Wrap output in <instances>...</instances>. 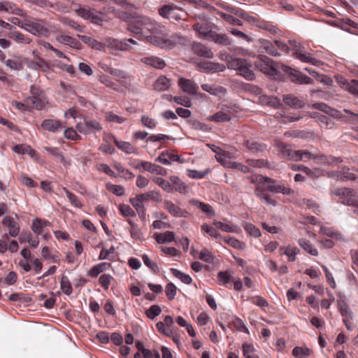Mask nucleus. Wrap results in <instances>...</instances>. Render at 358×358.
<instances>
[{
	"mask_svg": "<svg viewBox=\"0 0 358 358\" xmlns=\"http://www.w3.org/2000/svg\"><path fill=\"white\" fill-rule=\"evenodd\" d=\"M143 29H145V41L162 48H171L175 43L168 38L169 33L165 26L150 18H143Z\"/></svg>",
	"mask_w": 358,
	"mask_h": 358,
	"instance_id": "nucleus-1",
	"label": "nucleus"
},
{
	"mask_svg": "<svg viewBox=\"0 0 358 358\" xmlns=\"http://www.w3.org/2000/svg\"><path fill=\"white\" fill-rule=\"evenodd\" d=\"M288 43L291 45V51L293 57L305 63H310L315 66L319 65L320 61L312 57L311 54L308 52L306 48L299 42L296 40H289Z\"/></svg>",
	"mask_w": 358,
	"mask_h": 358,
	"instance_id": "nucleus-2",
	"label": "nucleus"
},
{
	"mask_svg": "<svg viewBox=\"0 0 358 358\" xmlns=\"http://www.w3.org/2000/svg\"><path fill=\"white\" fill-rule=\"evenodd\" d=\"M27 31L37 36H48L49 24L42 19H34L32 17H27V23L26 24Z\"/></svg>",
	"mask_w": 358,
	"mask_h": 358,
	"instance_id": "nucleus-3",
	"label": "nucleus"
},
{
	"mask_svg": "<svg viewBox=\"0 0 358 358\" xmlns=\"http://www.w3.org/2000/svg\"><path fill=\"white\" fill-rule=\"evenodd\" d=\"M299 159L298 161L303 160L305 162L311 159H316L319 163L322 164H337L342 162L341 158L335 157L332 155H313L307 150H298Z\"/></svg>",
	"mask_w": 358,
	"mask_h": 358,
	"instance_id": "nucleus-4",
	"label": "nucleus"
},
{
	"mask_svg": "<svg viewBox=\"0 0 358 358\" xmlns=\"http://www.w3.org/2000/svg\"><path fill=\"white\" fill-rule=\"evenodd\" d=\"M331 194L338 196L342 203L347 206H357L358 199L354 189L347 187H338L331 191Z\"/></svg>",
	"mask_w": 358,
	"mask_h": 358,
	"instance_id": "nucleus-5",
	"label": "nucleus"
},
{
	"mask_svg": "<svg viewBox=\"0 0 358 358\" xmlns=\"http://www.w3.org/2000/svg\"><path fill=\"white\" fill-rule=\"evenodd\" d=\"M255 66L259 71L269 76L278 74V64L266 56H261L255 62Z\"/></svg>",
	"mask_w": 358,
	"mask_h": 358,
	"instance_id": "nucleus-6",
	"label": "nucleus"
},
{
	"mask_svg": "<svg viewBox=\"0 0 358 358\" xmlns=\"http://www.w3.org/2000/svg\"><path fill=\"white\" fill-rule=\"evenodd\" d=\"M159 15L172 22H177L179 20L178 8L173 4H165L158 9Z\"/></svg>",
	"mask_w": 358,
	"mask_h": 358,
	"instance_id": "nucleus-7",
	"label": "nucleus"
},
{
	"mask_svg": "<svg viewBox=\"0 0 358 358\" xmlns=\"http://www.w3.org/2000/svg\"><path fill=\"white\" fill-rule=\"evenodd\" d=\"M283 70L289 75L290 80L293 83L300 85L312 84L313 83V80L311 78L302 74L300 71L294 69L288 66H283Z\"/></svg>",
	"mask_w": 358,
	"mask_h": 358,
	"instance_id": "nucleus-8",
	"label": "nucleus"
},
{
	"mask_svg": "<svg viewBox=\"0 0 358 358\" xmlns=\"http://www.w3.org/2000/svg\"><path fill=\"white\" fill-rule=\"evenodd\" d=\"M76 13L84 20H89L92 23L101 24L102 19L98 15L94 13L89 7H80L76 10Z\"/></svg>",
	"mask_w": 358,
	"mask_h": 358,
	"instance_id": "nucleus-9",
	"label": "nucleus"
},
{
	"mask_svg": "<svg viewBox=\"0 0 358 358\" xmlns=\"http://www.w3.org/2000/svg\"><path fill=\"white\" fill-rule=\"evenodd\" d=\"M198 67L200 71L211 73L222 72L225 69L224 65L212 62H201L198 63Z\"/></svg>",
	"mask_w": 358,
	"mask_h": 358,
	"instance_id": "nucleus-10",
	"label": "nucleus"
},
{
	"mask_svg": "<svg viewBox=\"0 0 358 358\" xmlns=\"http://www.w3.org/2000/svg\"><path fill=\"white\" fill-rule=\"evenodd\" d=\"M231 110L229 107L226 106L214 115L209 116L208 120L209 121H214L216 122H224L229 121L231 120Z\"/></svg>",
	"mask_w": 358,
	"mask_h": 358,
	"instance_id": "nucleus-11",
	"label": "nucleus"
},
{
	"mask_svg": "<svg viewBox=\"0 0 358 358\" xmlns=\"http://www.w3.org/2000/svg\"><path fill=\"white\" fill-rule=\"evenodd\" d=\"M55 39L57 42L67 45L72 48L77 50H80L82 48V44L75 38L66 35L62 32L56 36Z\"/></svg>",
	"mask_w": 358,
	"mask_h": 358,
	"instance_id": "nucleus-12",
	"label": "nucleus"
},
{
	"mask_svg": "<svg viewBox=\"0 0 358 358\" xmlns=\"http://www.w3.org/2000/svg\"><path fill=\"white\" fill-rule=\"evenodd\" d=\"M277 146L280 151V155L282 158L292 161H298V150H293L289 145L281 142L278 143Z\"/></svg>",
	"mask_w": 358,
	"mask_h": 358,
	"instance_id": "nucleus-13",
	"label": "nucleus"
},
{
	"mask_svg": "<svg viewBox=\"0 0 358 358\" xmlns=\"http://www.w3.org/2000/svg\"><path fill=\"white\" fill-rule=\"evenodd\" d=\"M1 224L3 226L8 228L9 236L16 237L20 232V226L14 219L10 216H6Z\"/></svg>",
	"mask_w": 358,
	"mask_h": 358,
	"instance_id": "nucleus-14",
	"label": "nucleus"
},
{
	"mask_svg": "<svg viewBox=\"0 0 358 358\" xmlns=\"http://www.w3.org/2000/svg\"><path fill=\"white\" fill-rule=\"evenodd\" d=\"M282 101L285 105L293 109L302 108L305 106V103L302 99L290 94L283 95Z\"/></svg>",
	"mask_w": 358,
	"mask_h": 358,
	"instance_id": "nucleus-15",
	"label": "nucleus"
},
{
	"mask_svg": "<svg viewBox=\"0 0 358 358\" xmlns=\"http://www.w3.org/2000/svg\"><path fill=\"white\" fill-rule=\"evenodd\" d=\"M192 49L198 56L208 59H213L214 57L213 52L201 43H193Z\"/></svg>",
	"mask_w": 358,
	"mask_h": 358,
	"instance_id": "nucleus-16",
	"label": "nucleus"
},
{
	"mask_svg": "<svg viewBox=\"0 0 358 358\" xmlns=\"http://www.w3.org/2000/svg\"><path fill=\"white\" fill-rule=\"evenodd\" d=\"M129 202L136 210L140 219L145 220L146 218V209L144 203L136 195L135 197L130 198Z\"/></svg>",
	"mask_w": 358,
	"mask_h": 358,
	"instance_id": "nucleus-17",
	"label": "nucleus"
},
{
	"mask_svg": "<svg viewBox=\"0 0 358 358\" xmlns=\"http://www.w3.org/2000/svg\"><path fill=\"white\" fill-rule=\"evenodd\" d=\"M180 90L189 95H195L199 87L192 80L180 78Z\"/></svg>",
	"mask_w": 358,
	"mask_h": 358,
	"instance_id": "nucleus-18",
	"label": "nucleus"
},
{
	"mask_svg": "<svg viewBox=\"0 0 358 358\" xmlns=\"http://www.w3.org/2000/svg\"><path fill=\"white\" fill-rule=\"evenodd\" d=\"M27 103H31V107L36 110H41L44 108L47 101L44 94L38 96H31L26 99Z\"/></svg>",
	"mask_w": 358,
	"mask_h": 358,
	"instance_id": "nucleus-19",
	"label": "nucleus"
},
{
	"mask_svg": "<svg viewBox=\"0 0 358 358\" xmlns=\"http://www.w3.org/2000/svg\"><path fill=\"white\" fill-rule=\"evenodd\" d=\"M1 61L4 64L9 68L10 70L20 71L23 69L22 60L19 57H13V58L6 59L5 57H3Z\"/></svg>",
	"mask_w": 358,
	"mask_h": 358,
	"instance_id": "nucleus-20",
	"label": "nucleus"
},
{
	"mask_svg": "<svg viewBox=\"0 0 358 358\" xmlns=\"http://www.w3.org/2000/svg\"><path fill=\"white\" fill-rule=\"evenodd\" d=\"M41 127L45 130L55 133L58 130L61 129L63 127L62 122L59 120L47 119L42 122Z\"/></svg>",
	"mask_w": 358,
	"mask_h": 358,
	"instance_id": "nucleus-21",
	"label": "nucleus"
},
{
	"mask_svg": "<svg viewBox=\"0 0 358 358\" xmlns=\"http://www.w3.org/2000/svg\"><path fill=\"white\" fill-rule=\"evenodd\" d=\"M217 148L219 149V152H217V155H215L216 160L226 168H232L234 162L231 161L230 154L223 151L220 148Z\"/></svg>",
	"mask_w": 358,
	"mask_h": 358,
	"instance_id": "nucleus-22",
	"label": "nucleus"
},
{
	"mask_svg": "<svg viewBox=\"0 0 358 358\" xmlns=\"http://www.w3.org/2000/svg\"><path fill=\"white\" fill-rule=\"evenodd\" d=\"M224 60L227 63L228 68L231 69H234L236 71H239L243 65L245 64L246 59H241V58H233L230 55H224Z\"/></svg>",
	"mask_w": 358,
	"mask_h": 358,
	"instance_id": "nucleus-23",
	"label": "nucleus"
},
{
	"mask_svg": "<svg viewBox=\"0 0 358 358\" xmlns=\"http://www.w3.org/2000/svg\"><path fill=\"white\" fill-rule=\"evenodd\" d=\"M141 62L145 64L151 66L155 69H162L166 66L165 62L157 57H147L141 59Z\"/></svg>",
	"mask_w": 358,
	"mask_h": 358,
	"instance_id": "nucleus-24",
	"label": "nucleus"
},
{
	"mask_svg": "<svg viewBox=\"0 0 358 358\" xmlns=\"http://www.w3.org/2000/svg\"><path fill=\"white\" fill-rule=\"evenodd\" d=\"M201 87L203 90L215 96L224 94L227 92L224 87L215 84H202Z\"/></svg>",
	"mask_w": 358,
	"mask_h": 358,
	"instance_id": "nucleus-25",
	"label": "nucleus"
},
{
	"mask_svg": "<svg viewBox=\"0 0 358 358\" xmlns=\"http://www.w3.org/2000/svg\"><path fill=\"white\" fill-rule=\"evenodd\" d=\"M255 194L259 199H261L267 205H276V201L272 199L271 196L268 194L266 193L262 187H257L255 189Z\"/></svg>",
	"mask_w": 358,
	"mask_h": 358,
	"instance_id": "nucleus-26",
	"label": "nucleus"
},
{
	"mask_svg": "<svg viewBox=\"0 0 358 358\" xmlns=\"http://www.w3.org/2000/svg\"><path fill=\"white\" fill-rule=\"evenodd\" d=\"M313 354V350L306 345L296 346L292 350V355L296 358H308Z\"/></svg>",
	"mask_w": 358,
	"mask_h": 358,
	"instance_id": "nucleus-27",
	"label": "nucleus"
},
{
	"mask_svg": "<svg viewBox=\"0 0 358 358\" xmlns=\"http://www.w3.org/2000/svg\"><path fill=\"white\" fill-rule=\"evenodd\" d=\"M175 236L176 234L173 232L167 231L164 233H155L154 238L158 243L163 244L171 242Z\"/></svg>",
	"mask_w": 358,
	"mask_h": 358,
	"instance_id": "nucleus-28",
	"label": "nucleus"
},
{
	"mask_svg": "<svg viewBox=\"0 0 358 358\" xmlns=\"http://www.w3.org/2000/svg\"><path fill=\"white\" fill-rule=\"evenodd\" d=\"M259 102L264 105H269L275 108L280 107L282 104L279 99L273 96L261 94L259 97Z\"/></svg>",
	"mask_w": 358,
	"mask_h": 358,
	"instance_id": "nucleus-29",
	"label": "nucleus"
},
{
	"mask_svg": "<svg viewBox=\"0 0 358 358\" xmlns=\"http://www.w3.org/2000/svg\"><path fill=\"white\" fill-rule=\"evenodd\" d=\"M137 196L143 203L149 200H152L157 202L162 201L159 192L155 190L149 191L145 193L138 194Z\"/></svg>",
	"mask_w": 358,
	"mask_h": 358,
	"instance_id": "nucleus-30",
	"label": "nucleus"
},
{
	"mask_svg": "<svg viewBox=\"0 0 358 358\" xmlns=\"http://www.w3.org/2000/svg\"><path fill=\"white\" fill-rule=\"evenodd\" d=\"M298 243L300 245V247L304 250L307 253L313 255V256H317L318 255V251L316 248H315L310 241L306 239V238H300L298 241Z\"/></svg>",
	"mask_w": 358,
	"mask_h": 358,
	"instance_id": "nucleus-31",
	"label": "nucleus"
},
{
	"mask_svg": "<svg viewBox=\"0 0 358 358\" xmlns=\"http://www.w3.org/2000/svg\"><path fill=\"white\" fill-rule=\"evenodd\" d=\"M266 189L269 192L273 193H281L284 195H290L293 192L290 187H286L284 185H275V183H273V185H268Z\"/></svg>",
	"mask_w": 358,
	"mask_h": 358,
	"instance_id": "nucleus-32",
	"label": "nucleus"
},
{
	"mask_svg": "<svg viewBox=\"0 0 358 358\" xmlns=\"http://www.w3.org/2000/svg\"><path fill=\"white\" fill-rule=\"evenodd\" d=\"M171 85V80L165 76L159 77L153 84V88L156 91H164Z\"/></svg>",
	"mask_w": 358,
	"mask_h": 358,
	"instance_id": "nucleus-33",
	"label": "nucleus"
},
{
	"mask_svg": "<svg viewBox=\"0 0 358 358\" xmlns=\"http://www.w3.org/2000/svg\"><path fill=\"white\" fill-rule=\"evenodd\" d=\"M50 225V222L47 220L36 218L34 220L31 225L32 231L39 235L43 234V229Z\"/></svg>",
	"mask_w": 358,
	"mask_h": 358,
	"instance_id": "nucleus-34",
	"label": "nucleus"
},
{
	"mask_svg": "<svg viewBox=\"0 0 358 358\" xmlns=\"http://www.w3.org/2000/svg\"><path fill=\"white\" fill-rule=\"evenodd\" d=\"M77 36L80 38L83 43L87 44L93 49L100 50L103 48V45L101 43L89 36L78 34Z\"/></svg>",
	"mask_w": 358,
	"mask_h": 358,
	"instance_id": "nucleus-35",
	"label": "nucleus"
},
{
	"mask_svg": "<svg viewBox=\"0 0 358 358\" xmlns=\"http://www.w3.org/2000/svg\"><path fill=\"white\" fill-rule=\"evenodd\" d=\"M60 22L66 27H69L79 33L85 32V27L78 24L76 22L66 17H62L59 19Z\"/></svg>",
	"mask_w": 358,
	"mask_h": 358,
	"instance_id": "nucleus-36",
	"label": "nucleus"
},
{
	"mask_svg": "<svg viewBox=\"0 0 358 358\" xmlns=\"http://www.w3.org/2000/svg\"><path fill=\"white\" fill-rule=\"evenodd\" d=\"M217 280L219 285L224 286L226 287H229V285H230V282L233 280L231 271H220L217 273Z\"/></svg>",
	"mask_w": 358,
	"mask_h": 358,
	"instance_id": "nucleus-37",
	"label": "nucleus"
},
{
	"mask_svg": "<svg viewBox=\"0 0 358 358\" xmlns=\"http://www.w3.org/2000/svg\"><path fill=\"white\" fill-rule=\"evenodd\" d=\"M8 36L10 38L14 40L17 43L29 44L31 41L29 37L16 30L11 31Z\"/></svg>",
	"mask_w": 358,
	"mask_h": 358,
	"instance_id": "nucleus-38",
	"label": "nucleus"
},
{
	"mask_svg": "<svg viewBox=\"0 0 358 358\" xmlns=\"http://www.w3.org/2000/svg\"><path fill=\"white\" fill-rule=\"evenodd\" d=\"M114 168L118 172L119 176L125 180H132L135 177L134 174L131 171L125 169L120 163H115L114 164Z\"/></svg>",
	"mask_w": 358,
	"mask_h": 358,
	"instance_id": "nucleus-39",
	"label": "nucleus"
},
{
	"mask_svg": "<svg viewBox=\"0 0 358 358\" xmlns=\"http://www.w3.org/2000/svg\"><path fill=\"white\" fill-rule=\"evenodd\" d=\"M198 258L206 263L213 264L215 262V256L212 250L204 248L199 252Z\"/></svg>",
	"mask_w": 358,
	"mask_h": 358,
	"instance_id": "nucleus-40",
	"label": "nucleus"
},
{
	"mask_svg": "<svg viewBox=\"0 0 358 358\" xmlns=\"http://www.w3.org/2000/svg\"><path fill=\"white\" fill-rule=\"evenodd\" d=\"M156 327H157V330L160 333H162L169 337H172L176 343L178 344L179 343V340L177 338V336H174V333H173L172 329L166 327L164 325V323H163L162 322H159L157 323Z\"/></svg>",
	"mask_w": 358,
	"mask_h": 358,
	"instance_id": "nucleus-41",
	"label": "nucleus"
},
{
	"mask_svg": "<svg viewBox=\"0 0 358 358\" xmlns=\"http://www.w3.org/2000/svg\"><path fill=\"white\" fill-rule=\"evenodd\" d=\"M338 306L343 319L352 318V313L345 300H338Z\"/></svg>",
	"mask_w": 358,
	"mask_h": 358,
	"instance_id": "nucleus-42",
	"label": "nucleus"
},
{
	"mask_svg": "<svg viewBox=\"0 0 358 358\" xmlns=\"http://www.w3.org/2000/svg\"><path fill=\"white\" fill-rule=\"evenodd\" d=\"M262 47L266 50V52L271 56L278 57L281 55V53L278 52L275 45L267 40L262 41Z\"/></svg>",
	"mask_w": 358,
	"mask_h": 358,
	"instance_id": "nucleus-43",
	"label": "nucleus"
},
{
	"mask_svg": "<svg viewBox=\"0 0 358 358\" xmlns=\"http://www.w3.org/2000/svg\"><path fill=\"white\" fill-rule=\"evenodd\" d=\"M238 74L249 80H252L255 78V74L251 70V65L247 60L245 61V64L243 65L238 71Z\"/></svg>",
	"mask_w": 358,
	"mask_h": 358,
	"instance_id": "nucleus-44",
	"label": "nucleus"
},
{
	"mask_svg": "<svg viewBox=\"0 0 358 358\" xmlns=\"http://www.w3.org/2000/svg\"><path fill=\"white\" fill-rule=\"evenodd\" d=\"M110 264L107 262H102L94 265L87 272V274L93 278L97 277L101 272L106 270Z\"/></svg>",
	"mask_w": 358,
	"mask_h": 358,
	"instance_id": "nucleus-45",
	"label": "nucleus"
},
{
	"mask_svg": "<svg viewBox=\"0 0 358 358\" xmlns=\"http://www.w3.org/2000/svg\"><path fill=\"white\" fill-rule=\"evenodd\" d=\"M243 356L245 358H259L256 354V350L252 344L244 343L242 345Z\"/></svg>",
	"mask_w": 358,
	"mask_h": 358,
	"instance_id": "nucleus-46",
	"label": "nucleus"
},
{
	"mask_svg": "<svg viewBox=\"0 0 358 358\" xmlns=\"http://www.w3.org/2000/svg\"><path fill=\"white\" fill-rule=\"evenodd\" d=\"M222 239L224 241V243H226L227 244H228L229 245L234 248L241 250L245 248V244L234 237L224 236L222 237Z\"/></svg>",
	"mask_w": 358,
	"mask_h": 358,
	"instance_id": "nucleus-47",
	"label": "nucleus"
},
{
	"mask_svg": "<svg viewBox=\"0 0 358 358\" xmlns=\"http://www.w3.org/2000/svg\"><path fill=\"white\" fill-rule=\"evenodd\" d=\"M281 250H284L283 254L287 256L289 262H294L296 260V256L299 252V249L296 247H283L280 248Z\"/></svg>",
	"mask_w": 358,
	"mask_h": 358,
	"instance_id": "nucleus-48",
	"label": "nucleus"
},
{
	"mask_svg": "<svg viewBox=\"0 0 358 358\" xmlns=\"http://www.w3.org/2000/svg\"><path fill=\"white\" fill-rule=\"evenodd\" d=\"M311 117L317 118L319 121L328 129H332L334 126V122L327 116L314 113L311 115Z\"/></svg>",
	"mask_w": 358,
	"mask_h": 358,
	"instance_id": "nucleus-49",
	"label": "nucleus"
},
{
	"mask_svg": "<svg viewBox=\"0 0 358 358\" xmlns=\"http://www.w3.org/2000/svg\"><path fill=\"white\" fill-rule=\"evenodd\" d=\"M106 187L108 191L117 196H123L125 193L124 187L122 185H114L108 182L106 184Z\"/></svg>",
	"mask_w": 358,
	"mask_h": 358,
	"instance_id": "nucleus-50",
	"label": "nucleus"
},
{
	"mask_svg": "<svg viewBox=\"0 0 358 358\" xmlns=\"http://www.w3.org/2000/svg\"><path fill=\"white\" fill-rule=\"evenodd\" d=\"M129 30L131 32L138 35L140 38L145 40L146 33L145 32V29H143V19L138 22L137 25H131L129 27Z\"/></svg>",
	"mask_w": 358,
	"mask_h": 358,
	"instance_id": "nucleus-51",
	"label": "nucleus"
},
{
	"mask_svg": "<svg viewBox=\"0 0 358 358\" xmlns=\"http://www.w3.org/2000/svg\"><path fill=\"white\" fill-rule=\"evenodd\" d=\"M129 225L131 226V229H129L130 234L131 238L135 240L140 241L143 238V234L138 227V226L131 220H128Z\"/></svg>",
	"mask_w": 358,
	"mask_h": 358,
	"instance_id": "nucleus-52",
	"label": "nucleus"
},
{
	"mask_svg": "<svg viewBox=\"0 0 358 358\" xmlns=\"http://www.w3.org/2000/svg\"><path fill=\"white\" fill-rule=\"evenodd\" d=\"M116 146L121 150L128 154H131L135 152V148L129 143L125 141H119L115 139Z\"/></svg>",
	"mask_w": 358,
	"mask_h": 358,
	"instance_id": "nucleus-53",
	"label": "nucleus"
},
{
	"mask_svg": "<svg viewBox=\"0 0 358 358\" xmlns=\"http://www.w3.org/2000/svg\"><path fill=\"white\" fill-rule=\"evenodd\" d=\"M60 287L63 292L69 296L73 291L71 284L67 276L63 275L60 281Z\"/></svg>",
	"mask_w": 358,
	"mask_h": 358,
	"instance_id": "nucleus-54",
	"label": "nucleus"
},
{
	"mask_svg": "<svg viewBox=\"0 0 358 358\" xmlns=\"http://www.w3.org/2000/svg\"><path fill=\"white\" fill-rule=\"evenodd\" d=\"M63 191L65 192L66 196L69 199L71 203L76 208H80L83 206L81 201L78 199V196L74 194L71 193L66 187L63 188Z\"/></svg>",
	"mask_w": 358,
	"mask_h": 358,
	"instance_id": "nucleus-55",
	"label": "nucleus"
},
{
	"mask_svg": "<svg viewBox=\"0 0 358 358\" xmlns=\"http://www.w3.org/2000/svg\"><path fill=\"white\" fill-rule=\"evenodd\" d=\"M109 45L118 50H128L129 48V45L126 41H119L117 39H112L110 41Z\"/></svg>",
	"mask_w": 358,
	"mask_h": 358,
	"instance_id": "nucleus-56",
	"label": "nucleus"
},
{
	"mask_svg": "<svg viewBox=\"0 0 358 358\" xmlns=\"http://www.w3.org/2000/svg\"><path fill=\"white\" fill-rule=\"evenodd\" d=\"M217 14L224 20H225L226 22H227L228 23H229L231 24L236 25V26L242 25L241 21L240 20H238V18L234 17L231 15L227 14L223 12H218Z\"/></svg>",
	"mask_w": 358,
	"mask_h": 358,
	"instance_id": "nucleus-57",
	"label": "nucleus"
},
{
	"mask_svg": "<svg viewBox=\"0 0 358 358\" xmlns=\"http://www.w3.org/2000/svg\"><path fill=\"white\" fill-rule=\"evenodd\" d=\"M153 181L160 186L164 191L167 192H172V185H171V182L169 180H165L162 178H155L153 179Z\"/></svg>",
	"mask_w": 358,
	"mask_h": 358,
	"instance_id": "nucleus-58",
	"label": "nucleus"
},
{
	"mask_svg": "<svg viewBox=\"0 0 358 358\" xmlns=\"http://www.w3.org/2000/svg\"><path fill=\"white\" fill-rule=\"evenodd\" d=\"M201 229H202V231L208 234L213 238H215L216 239L222 238V235L215 228H213L206 224H203L201 226Z\"/></svg>",
	"mask_w": 358,
	"mask_h": 358,
	"instance_id": "nucleus-59",
	"label": "nucleus"
},
{
	"mask_svg": "<svg viewBox=\"0 0 358 358\" xmlns=\"http://www.w3.org/2000/svg\"><path fill=\"white\" fill-rule=\"evenodd\" d=\"M243 227L245 231L252 236L258 238L261 236L260 230L251 223H246Z\"/></svg>",
	"mask_w": 358,
	"mask_h": 358,
	"instance_id": "nucleus-60",
	"label": "nucleus"
},
{
	"mask_svg": "<svg viewBox=\"0 0 358 358\" xmlns=\"http://www.w3.org/2000/svg\"><path fill=\"white\" fill-rule=\"evenodd\" d=\"M343 85L345 86V89L351 94L355 95L357 93H358V80H345V82L343 83Z\"/></svg>",
	"mask_w": 358,
	"mask_h": 358,
	"instance_id": "nucleus-61",
	"label": "nucleus"
},
{
	"mask_svg": "<svg viewBox=\"0 0 358 358\" xmlns=\"http://www.w3.org/2000/svg\"><path fill=\"white\" fill-rule=\"evenodd\" d=\"M245 145L253 153H257L264 149V147L255 141H247Z\"/></svg>",
	"mask_w": 358,
	"mask_h": 358,
	"instance_id": "nucleus-62",
	"label": "nucleus"
},
{
	"mask_svg": "<svg viewBox=\"0 0 358 358\" xmlns=\"http://www.w3.org/2000/svg\"><path fill=\"white\" fill-rule=\"evenodd\" d=\"M119 210L120 213L125 217H135L136 212L129 206L124 203L120 204Z\"/></svg>",
	"mask_w": 358,
	"mask_h": 358,
	"instance_id": "nucleus-63",
	"label": "nucleus"
},
{
	"mask_svg": "<svg viewBox=\"0 0 358 358\" xmlns=\"http://www.w3.org/2000/svg\"><path fill=\"white\" fill-rule=\"evenodd\" d=\"M162 313V308L158 305L151 306L145 312L146 315L150 319H154Z\"/></svg>",
	"mask_w": 358,
	"mask_h": 358,
	"instance_id": "nucleus-64",
	"label": "nucleus"
}]
</instances>
